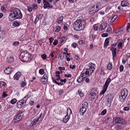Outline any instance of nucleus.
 I'll list each match as a JSON object with an SVG mask.
<instances>
[{"mask_svg": "<svg viewBox=\"0 0 130 130\" xmlns=\"http://www.w3.org/2000/svg\"><path fill=\"white\" fill-rule=\"evenodd\" d=\"M89 11L90 14L93 15L98 11L97 10H96L94 8L92 7L90 9Z\"/></svg>", "mask_w": 130, "mask_h": 130, "instance_id": "nucleus-18", "label": "nucleus"}, {"mask_svg": "<svg viewBox=\"0 0 130 130\" xmlns=\"http://www.w3.org/2000/svg\"><path fill=\"white\" fill-rule=\"evenodd\" d=\"M19 43L18 41H15L13 44L12 45L14 46L18 45H19Z\"/></svg>", "mask_w": 130, "mask_h": 130, "instance_id": "nucleus-43", "label": "nucleus"}, {"mask_svg": "<svg viewBox=\"0 0 130 130\" xmlns=\"http://www.w3.org/2000/svg\"><path fill=\"white\" fill-rule=\"evenodd\" d=\"M28 7V10L29 12H31L32 10V8L30 6H27Z\"/></svg>", "mask_w": 130, "mask_h": 130, "instance_id": "nucleus-48", "label": "nucleus"}, {"mask_svg": "<svg viewBox=\"0 0 130 130\" xmlns=\"http://www.w3.org/2000/svg\"><path fill=\"white\" fill-rule=\"evenodd\" d=\"M96 37V35H94L93 34H90L89 36L90 40L93 41Z\"/></svg>", "mask_w": 130, "mask_h": 130, "instance_id": "nucleus-19", "label": "nucleus"}, {"mask_svg": "<svg viewBox=\"0 0 130 130\" xmlns=\"http://www.w3.org/2000/svg\"><path fill=\"white\" fill-rule=\"evenodd\" d=\"M22 14L20 10L18 9L13 8L12 9L8 18L10 21H12L15 19H21Z\"/></svg>", "mask_w": 130, "mask_h": 130, "instance_id": "nucleus-2", "label": "nucleus"}, {"mask_svg": "<svg viewBox=\"0 0 130 130\" xmlns=\"http://www.w3.org/2000/svg\"><path fill=\"white\" fill-rule=\"evenodd\" d=\"M31 96L30 94H28L27 95L25 96L23 99H24L27 100Z\"/></svg>", "mask_w": 130, "mask_h": 130, "instance_id": "nucleus-37", "label": "nucleus"}, {"mask_svg": "<svg viewBox=\"0 0 130 130\" xmlns=\"http://www.w3.org/2000/svg\"><path fill=\"white\" fill-rule=\"evenodd\" d=\"M64 76L65 77H71L72 76L71 74H69L68 75L67 74H65Z\"/></svg>", "mask_w": 130, "mask_h": 130, "instance_id": "nucleus-58", "label": "nucleus"}, {"mask_svg": "<svg viewBox=\"0 0 130 130\" xmlns=\"http://www.w3.org/2000/svg\"><path fill=\"white\" fill-rule=\"evenodd\" d=\"M109 43L108 38L106 39L104 43V46H107Z\"/></svg>", "mask_w": 130, "mask_h": 130, "instance_id": "nucleus-28", "label": "nucleus"}, {"mask_svg": "<svg viewBox=\"0 0 130 130\" xmlns=\"http://www.w3.org/2000/svg\"><path fill=\"white\" fill-rule=\"evenodd\" d=\"M86 109L85 108H84L82 107H81L79 110L80 114L82 115H83L86 111Z\"/></svg>", "mask_w": 130, "mask_h": 130, "instance_id": "nucleus-21", "label": "nucleus"}, {"mask_svg": "<svg viewBox=\"0 0 130 130\" xmlns=\"http://www.w3.org/2000/svg\"><path fill=\"white\" fill-rule=\"evenodd\" d=\"M127 27V30L128 31V30L130 28V23H128L127 24V25L126 27Z\"/></svg>", "mask_w": 130, "mask_h": 130, "instance_id": "nucleus-56", "label": "nucleus"}, {"mask_svg": "<svg viewBox=\"0 0 130 130\" xmlns=\"http://www.w3.org/2000/svg\"><path fill=\"white\" fill-rule=\"evenodd\" d=\"M70 115H67L65 116V118L63 119V121L65 123H66L69 120L70 118Z\"/></svg>", "mask_w": 130, "mask_h": 130, "instance_id": "nucleus-22", "label": "nucleus"}, {"mask_svg": "<svg viewBox=\"0 0 130 130\" xmlns=\"http://www.w3.org/2000/svg\"><path fill=\"white\" fill-rule=\"evenodd\" d=\"M39 121L38 119L37 118L34 119L31 122V124H32V125L31 126H32L36 124Z\"/></svg>", "mask_w": 130, "mask_h": 130, "instance_id": "nucleus-27", "label": "nucleus"}, {"mask_svg": "<svg viewBox=\"0 0 130 130\" xmlns=\"http://www.w3.org/2000/svg\"><path fill=\"white\" fill-rule=\"evenodd\" d=\"M92 7L98 11L101 8V5L99 3H95Z\"/></svg>", "mask_w": 130, "mask_h": 130, "instance_id": "nucleus-11", "label": "nucleus"}, {"mask_svg": "<svg viewBox=\"0 0 130 130\" xmlns=\"http://www.w3.org/2000/svg\"><path fill=\"white\" fill-rule=\"evenodd\" d=\"M39 19V18L38 17H36L35 20L34 22V23L36 24L37 23V22L38 21Z\"/></svg>", "mask_w": 130, "mask_h": 130, "instance_id": "nucleus-55", "label": "nucleus"}, {"mask_svg": "<svg viewBox=\"0 0 130 130\" xmlns=\"http://www.w3.org/2000/svg\"><path fill=\"white\" fill-rule=\"evenodd\" d=\"M63 18V17L62 16L59 17L57 20V23L58 24L61 23L62 21Z\"/></svg>", "mask_w": 130, "mask_h": 130, "instance_id": "nucleus-23", "label": "nucleus"}, {"mask_svg": "<svg viewBox=\"0 0 130 130\" xmlns=\"http://www.w3.org/2000/svg\"><path fill=\"white\" fill-rule=\"evenodd\" d=\"M41 79H44L45 80H46V81H47L48 80V78H47V74L45 73L43 76V77H42Z\"/></svg>", "mask_w": 130, "mask_h": 130, "instance_id": "nucleus-32", "label": "nucleus"}, {"mask_svg": "<svg viewBox=\"0 0 130 130\" xmlns=\"http://www.w3.org/2000/svg\"><path fill=\"white\" fill-rule=\"evenodd\" d=\"M108 96H109L107 99V102L108 103V104H109L111 103L112 100V96H111L110 95V96L108 95Z\"/></svg>", "mask_w": 130, "mask_h": 130, "instance_id": "nucleus-25", "label": "nucleus"}, {"mask_svg": "<svg viewBox=\"0 0 130 130\" xmlns=\"http://www.w3.org/2000/svg\"><path fill=\"white\" fill-rule=\"evenodd\" d=\"M26 85V83L23 82L21 84V86L23 87H24Z\"/></svg>", "mask_w": 130, "mask_h": 130, "instance_id": "nucleus-52", "label": "nucleus"}, {"mask_svg": "<svg viewBox=\"0 0 130 130\" xmlns=\"http://www.w3.org/2000/svg\"><path fill=\"white\" fill-rule=\"evenodd\" d=\"M58 41L56 40H55L53 43V44L54 45H56L58 43Z\"/></svg>", "mask_w": 130, "mask_h": 130, "instance_id": "nucleus-47", "label": "nucleus"}, {"mask_svg": "<svg viewBox=\"0 0 130 130\" xmlns=\"http://www.w3.org/2000/svg\"><path fill=\"white\" fill-rule=\"evenodd\" d=\"M117 17L118 15H113L110 20V22L111 23L113 22L117 18Z\"/></svg>", "mask_w": 130, "mask_h": 130, "instance_id": "nucleus-26", "label": "nucleus"}, {"mask_svg": "<svg viewBox=\"0 0 130 130\" xmlns=\"http://www.w3.org/2000/svg\"><path fill=\"white\" fill-rule=\"evenodd\" d=\"M112 29L110 27H108L106 31V32H107L108 34H111L112 32Z\"/></svg>", "mask_w": 130, "mask_h": 130, "instance_id": "nucleus-29", "label": "nucleus"}, {"mask_svg": "<svg viewBox=\"0 0 130 130\" xmlns=\"http://www.w3.org/2000/svg\"><path fill=\"white\" fill-rule=\"evenodd\" d=\"M43 80V79H40V80L43 84H45L46 83V82L47 81H46V80Z\"/></svg>", "mask_w": 130, "mask_h": 130, "instance_id": "nucleus-45", "label": "nucleus"}, {"mask_svg": "<svg viewBox=\"0 0 130 130\" xmlns=\"http://www.w3.org/2000/svg\"><path fill=\"white\" fill-rule=\"evenodd\" d=\"M66 80L67 79L66 78H65L63 80L62 79H60V81L61 82H64V83H66Z\"/></svg>", "mask_w": 130, "mask_h": 130, "instance_id": "nucleus-63", "label": "nucleus"}, {"mask_svg": "<svg viewBox=\"0 0 130 130\" xmlns=\"http://www.w3.org/2000/svg\"><path fill=\"white\" fill-rule=\"evenodd\" d=\"M108 34L107 33H104L101 36L103 37H107L108 36Z\"/></svg>", "mask_w": 130, "mask_h": 130, "instance_id": "nucleus-50", "label": "nucleus"}, {"mask_svg": "<svg viewBox=\"0 0 130 130\" xmlns=\"http://www.w3.org/2000/svg\"><path fill=\"white\" fill-rule=\"evenodd\" d=\"M127 94L128 91L127 89H122L119 94V101L123 103L124 102V100Z\"/></svg>", "mask_w": 130, "mask_h": 130, "instance_id": "nucleus-4", "label": "nucleus"}, {"mask_svg": "<svg viewBox=\"0 0 130 130\" xmlns=\"http://www.w3.org/2000/svg\"><path fill=\"white\" fill-rule=\"evenodd\" d=\"M72 113V111L71 109L68 108V111L67 112V115H70Z\"/></svg>", "mask_w": 130, "mask_h": 130, "instance_id": "nucleus-35", "label": "nucleus"}, {"mask_svg": "<svg viewBox=\"0 0 130 130\" xmlns=\"http://www.w3.org/2000/svg\"><path fill=\"white\" fill-rule=\"evenodd\" d=\"M121 5L122 7L127 6L129 4L126 1H123L121 3Z\"/></svg>", "mask_w": 130, "mask_h": 130, "instance_id": "nucleus-20", "label": "nucleus"}, {"mask_svg": "<svg viewBox=\"0 0 130 130\" xmlns=\"http://www.w3.org/2000/svg\"><path fill=\"white\" fill-rule=\"evenodd\" d=\"M50 3H52V2H53V4L54 5H55L57 3V2L59 0H50Z\"/></svg>", "mask_w": 130, "mask_h": 130, "instance_id": "nucleus-34", "label": "nucleus"}, {"mask_svg": "<svg viewBox=\"0 0 130 130\" xmlns=\"http://www.w3.org/2000/svg\"><path fill=\"white\" fill-rule=\"evenodd\" d=\"M78 93L80 97H83L84 95V93H82V91L79 90L78 91Z\"/></svg>", "mask_w": 130, "mask_h": 130, "instance_id": "nucleus-38", "label": "nucleus"}, {"mask_svg": "<svg viewBox=\"0 0 130 130\" xmlns=\"http://www.w3.org/2000/svg\"><path fill=\"white\" fill-rule=\"evenodd\" d=\"M14 58L13 56L10 55L8 56L6 58V62L8 63H11L13 61Z\"/></svg>", "mask_w": 130, "mask_h": 130, "instance_id": "nucleus-12", "label": "nucleus"}, {"mask_svg": "<svg viewBox=\"0 0 130 130\" xmlns=\"http://www.w3.org/2000/svg\"><path fill=\"white\" fill-rule=\"evenodd\" d=\"M52 79L53 82L56 83V84H57L58 85H62V84L61 83H59L56 81V80L58 81L60 79L61 77L60 76H58V77H57L56 78V80L54 79L53 77V76L52 77Z\"/></svg>", "mask_w": 130, "mask_h": 130, "instance_id": "nucleus-17", "label": "nucleus"}, {"mask_svg": "<svg viewBox=\"0 0 130 130\" xmlns=\"http://www.w3.org/2000/svg\"><path fill=\"white\" fill-rule=\"evenodd\" d=\"M113 123L114 124H124L126 123L124 120L121 118L119 117L115 118V119L113 121Z\"/></svg>", "mask_w": 130, "mask_h": 130, "instance_id": "nucleus-6", "label": "nucleus"}, {"mask_svg": "<svg viewBox=\"0 0 130 130\" xmlns=\"http://www.w3.org/2000/svg\"><path fill=\"white\" fill-rule=\"evenodd\" d=\"M107 112L106 109H104L101 112V114L102 115H104L106 114Z\"/></svg>", "mask_w": 130, "mask_h": 130, "instance_id": "nucleus-41", "label": "nucleus"}, {"mask_svg": "<svg viewBox=\"0 0 130 130\" xmlns=\"http://www.w3.org/2000/svg\"><path fill=\"white\" fill-rule=\"evenodd\" d=\"M41 57L44 60H45L46 58V55L45 54H43L42 55Z\"/></svg>", "mask_w": 130, "mask_h": 130, "instance_id": "nucleus-46", "label": "nucleus"}, {"mask_svg": "<svg viewBox=\"0 0 130 130\" xmlns=\"http://www.w3.org/2000/svg\"><path fill=\"white\" fill-rule=\"evenodd\" d=\"M129 107H124L123 109L125 111H127L128 110H129Z\"/></svg>", "mask_w": 130, "mask_h": 130, "instance_id": "nucleus-62", "label": "nucleus"}, {"mask_svg": "<svg viewBox=\"0 0 130 130\" xmlns=\"http://www.w3.org/2000/svg\"><path fill=\"white\" fill-rule=\"evenodd\" d=\"M124 67L122 65H121L119 67L120 71V72H122L123 70Z\"/></svg>", "mask_w": 130, "mask_h": 130, "instance_id": "nucleus-42", "label": "nucleus"}, {"mask_svg": "<svg viewBox=\"0 0 130 130\" xmlns=\"http://www.w3.org/2000/svg\"><path fill=\"white\" fill-rule=\"evenodd\" d=\"M112 67V64L111 63L109 64L107 66V69H108V70H110Z\"/></svg>", "mask_w": 130, "mask_h": 130, "instance_id": "nucleus-39", "label": "nucleus"}, {"mask_svg": "<svg viewBox=\"0 0 130 130\" xmlns=\"http://www.w3.org/2000/svg\"><path fill=\"white\" fill-rule=\"evenodd\" d=\"M95 68V64L93 63L90 62L85 66L81 75L78 77L77 80V82L80 83L83 81L85 78L92 75Z\"/></svg>", "mask_w": 130, "mask_h": 130, "instance_id": "nucleus-1", "label": "nucleus"}, {"mask_svg": "<svg viewBox=\"0 0 130 130\" xmlns=\"http://www.w3.org/2000/svg\"><path fill=\"white\" fill-rule=\"evenodd\" d=\"M88 103L86 102H85L82 104V107L83 108H85L86 109L88 108Z\"/></svg>", "mask_w": 130, "mask_h": 130, "instance_id": "nucleus-24", "label": "nucleus"}, {"mask_svg": "<svg viewBox=\"0 0 130 130\" xmlns=\"http://www.w3.org/2000/svg\"><path fill=\"white\" fill-rule=\"evenodd\" d=\"M13 25L15 26H17L19 25V24L16 22H14L13 23Z\"/></svg>", "mask_w": 130, "mask_h": 130, "instance_id": "nucleus-44", "label": "nucleus"}, {"mask_svg": "<svg viewBox=\"0 0 130 130\" xmlns=\"http://www.w3.org/2000/svg\"><path fill=\"white\" fill-rule=\"evenodd\" d=\"M111 81V79L110 78L108 77L107 78V80L105 83V84L107 85H108L109 83Z\"/></svg>", "mask_w": 130, "mask_h": 130, "instance_id": "nucleus-31", "label": "nucleus"}, {"mask_svg": "<svg viewBox=\"0 0 130 130\" xmlns=\"http://www.w3.org/2000/svg\"><path fill=\"white\" fill-rule=\"evenodd\" d=\"M26 101L27 100L23 99L20 100L17 103V107L19 108H21L26 105Z\"/></svg>", "mask_w": 130, "mask_h": 130, "instance_id": "nucleus-5", "label": "nucleus"}, {"mask_svg": "<svg viewBox=\"0 0 130 130\" xmlns=\"http://www.w3.org/2000/svg\"><path fill=\"white\" fill-rule=\"evenodd\" d=\"M58 69L59 70H65V68L64 67H59L58 68Z\"/></svg>", "mask_w": 130, "mask_h": 130, "instance_id": "nucleus-51", "label": "nucleus"}, {"mask_svg": "<svg viewBox=\"0 0 130 130\" xmlns=\"http://www.w3.org/2000/svg\"><path fill=\"white\" fill-rule=\"evenodd\" d=\"M63 91L62 89L60 90L59 93V95H62L63 93Z\"/></svg>", "mask_w": 130, "mask_h": 130, "instance_id": "nucleus-59", "label": "nucleus"}, {"mask_svg": "<svg viewBox=\"0 0 130 130\" xmlns=\"http://www.w3.org/2000/svg\"><path fill=\"white\" fill-rule=\"evenodd\" d=\"M75 68V66L74 65L72 66V65H70V68L72 69H73Z\"/></svg>", "mask_w": 130, "mask_h": 130, "instance_id": "nucleus-61", "label": "nucleus"}, {"mask_svg": "<svg viewBox=\"0 0 130 130\" xmlns=\"http://www.w3.org/2000/svg\"><path fill=\"white\" fill-rule=\"evenodd\" d=\"M118 46L119 48H121L122 46V43L121 42H119L118 44Z\"/></svg>", "mask_w": 130, "mask_h": 130, "instance_id": "nucleus-57", "label": "nucleus"}, {"mask_svg": "<svg viewBox=\"0 0 130 130\" xmlns=\"http://www.w3.org/2000/svg\"><path fill=\"white\" fill-rule=\"evenodd\" d=\"M39 73L41 75H42L44 73V70L42 69H41L39 70Z\"/></svg>", "mask_w": 130, "mask_h": 130, "instance_id": "nucleus-40", "label": "nucleus"}, {"mask_svg": "<svg viewBox=\"0 0 130 130\" xmlns=\"http://www.w3.org/2000/svg\"><path fill=\"white\" fill-rule=\"evenodd\" d=\"M92 91L91 92L90 95L92 97L91 98L93 99H95L96 97H97L98 94V91L96 90L95 89H93L92 90Z\"/></svg>", "mask_w": 130, "mask_h": 130, "instance_id": "nucleus-9", "label": "nucleus"}, {"mask_svg": "<svg viewBox=\"0 0 130 130\" xmlns=\"http://www.w3.org/2000/svg\"><path fill=\"white\" fill-rule=\"evenodd\" d=\"M107 24L106 23H103L101 24L99 28L100 31H102L104 30L107 26Z\"/></svg>", "mask_w": 130, "mask_h": 130, "instance_id": "nucleus-16", "label": "nucleus"}, {"mask_svg": "<svg viewBox=\"0 0 130 130\" xmlns=\"http://www.w3.org/2000/svg\"><path fill=\"white\" fill-rule=\"evenodd\" d=\"M44 8L46 9L47 8H52L53 6L52 3H50V0H43Z\"/></svg>", "mask_w": 130, "mask_h": 130, "instance_id": "nucleus-7", "label": "nucleus"}, {"mask_svg": "<svg viewBox=\"0 0 130 130\" xmlns=\"http://www.w3.org/2000/svg\"><path fill=\"white\" fill-rule=\"evenodd\" d=\"M86 24V22L84 19H81L79 18L73 24V27L77 31L82 30L85 28Z\"/></svg>", "mask_w": 130, "mask_h": 130, "instance_id": "nucleus-3", "label": "nucleus"}, {"mask_svg": "<svg viewBox=\"0 0 130 130\" xmlns=\"http://www.w3.org/2000/svg\"><path fill=\"white\" fill-rule=\"evenodd\" d=\"M126 62L127 63H128L130 62V56H129L128 58H127L126 60Z\"/></svg>", "mask_w": 130, "mask_h": 130, "instance_id": "nucleus-64", "label": "nucleus"}, {"mask_svg": "<svg viewBox=\"0 0 130 130\" xmlns=\"http://www.w3.org/2000/svg\"><path fill=\"white\" fill-rule=\"evenodd\" d=\"M85 43V42L83 40H81L79 41V44H84Z\"/></svg>", "mask_w": 130, "mask_h": 130, "instance_id": "nucleus-53", "label": "nucleus"}, {"mask_svg": "<svg viewBox=\"0 0 130 130\" xmlns=\"http://www.w3.org/2000/svg\"><path fill=\"white\" fill-rule=\"evenodd\" d=\"M117 44V43H115L113 44H112L111 48H110V50L112 51V54L113 57V59H114V57L116 56V52L117 49L116 48H113L112 46L115 47L116 46Z\"/></svg>", "mask_w": 130, "mask_h": 130, "instance_id": "nucleus-10", "label": "nucleus"}, {"mask_svg": "<svg viewBox=\"0 0 130 130\" xmlns=\"http://www.w3.org/2000/svg\"><path fill=\"white\" fill-rule=\"evenodd\" d=\"M108 86V85L105 84L103 86V89L100 93V95H101L104 94L105 92L106 91Z\"/></svg>", "mask_w": 130, "mask_h": 130, "instance_id": "nucleus-15", "label": "nucleus"}, {"mask_svg": "<svg viewBox=\"0 0 130 130\" xmlns=\"http://www.w3.org/2000/svg\"><path fill=\"white\" fill-rule=\"evenodd\" d=\"M77 46V44L76 43H74L72 44V46L74 48L76 47Z\"/></svg>", "mask_w": 130, "mask_h": 130, "instance_id": "nucleus-49", "label": "nucleus"}, {"mask_svg": "<svg viewBox=\"0 0 130 130\" xmlns=\"http://www.w3.org/2000/svg\"><path fill=\"white\" fill-rule=\"evenodd\" d=\"M32 9L34 10H36L37 9V6L36 4H33L32 6Z\"/></svg>", "mask_w": 130, "mask_h": 130, "instance_id": "nucleus-36", "label": "nucleus"}, {"mask_svg": "<svg viewBox=\"0 0 130 130\" xmlns=\"http://www.w3.org/2000/svg\"><path fill=\"white\" fill-rule=\"evenodd\" d=\"M17 102V100L15 98L12 99L10 101L11 103L12 104H14Z\"/></svg>", "mask_w": 130, "mask_h": 130, "instance_id": "nucleus-33", "label": "nucleus"}, {"mask_svg": "<svg viewBox=\"0 0 130 130\" xmlns=\"http://www.w3.org/2000/svg\"><path fill=\"white\" fill-rule=\"evenodd\" d=\"M22 114V113H19L16 114L13 118V120L14 122L17 123L21 120L22 117V116L21 115Z\"/></svg>", "mask_w": 130, "mask_h": 130, "instance_id": "nucleus-8", "label": "nucleus"}, {"mask_svg": "<svg viewBox=\"0 0 130 130\" xmlns=\"http://www.w3.org/2000/svg\"><path fill=\"white\" fill-rule=\"evenodd\" d=\"M61 27L60 26H57L55 27V31L56 32H59L61 30Z\"/></svg>", "mask_w": 130, "mask_h": 130, "instance_id": "nucleus-30", "label": "nucleus"}, {"mask_svg": "<svg viewBox=\"0 0 130 130\" xmlns=\"http://www.w3.org/2000/svg\"><path fill=\"white\" fill-rule=\"evenodd\" d=\"M12 68L9 67H6L4 70V72L5 73L7 74H10L12 71Z\"/></svg>", "mask_w": 130, "mask_h": 130, "instance_id": "nucleus-14", "label": "nucleus"}, {"mask_svg": "<svg viewBox=\"0 0 130 130\" xmlns=\"http://www.w3.org/2000/svg\"><path fill=\"white\" fill-rule=\"evenodd\" d=\"M65 38V37H63L62 38H61L60 41H61V43H62L64 42L63 39Z\"/></svg>", "mask_w": 130, "mask_h": 130, "instance_id": "nucleus-54", "label": "nucleus"}, {"mask_svg": "<svg viewBox=\"0 0 130 130\" xmlns=\"http://www.w3.org/2000/svg\"><path fill=\"white\" fill-rule=\"evenodd\" d=\"M50 40V43H52L53 41L54 40V38L53 37H51L49 39Z\"/></svg>", "mask_w": 130, "mask_h": 130, "instance_id": "nucleus-60", "label": "nucleus"}, {"mask_svg": "<svg viewBox=\"0 0 130 130\" xmlns=\"http://www.w3.org/2000/svg\"><path fill=\"white\" fill-rule=\"evenodd\" d=\"M21 75V73L18 72L14 76L13 78L14 80H18L19 79Z\"/></svg>", "mask_w": 130, "mask_h": 130, "instance_id": "nucleus-13", "label": "nucleus"}]
</instances>
